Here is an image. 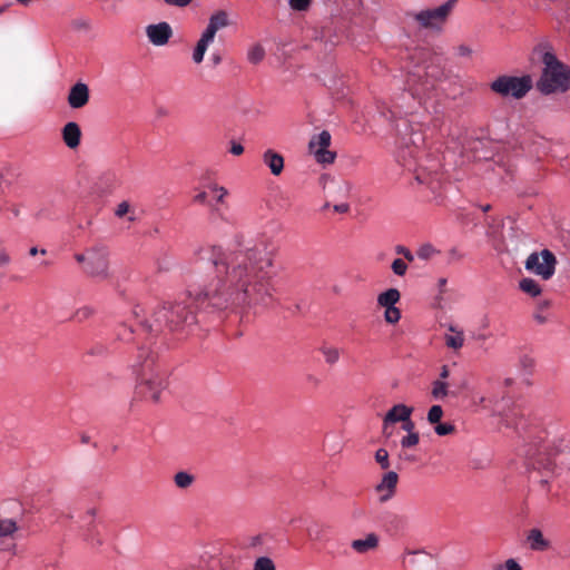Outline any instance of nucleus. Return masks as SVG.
Returning a JSON list of instances; mask_svg holds the SVG:
<instances>
[{
	"label": "nucleus",
	"mask_w": 570,
	"mask_h": 570,
	"mask_svg": "<svg viewBox=\"0 0 570 570\" xmlns=\"http://www.w3.org/2000/svg\"><path fill=\"white\" fill-rule=\"evenodd\" d=\"M18 525L12 519H0V550L9 551L14 548V535Z\"/></svg>",
	"instance_id": "nucleus-16"
},
{
	"label": "nucleus",
	"mask_w": 570,
	"mask_h": 570,
	"mask_svg": "<svg viewBox=\"0 0 570 570\" xmlns=\"http://www.w3.org/2000/svg\"><path fill=\"white\" fill-rule=\"evenodd\" d=\"M135 212V208L130 205L129 202L122 200L115 208V216L117 218L127 217L128 222L134 223L137 219Z\"/></svg>",
	"instance_id": "nucleus-25"
},
{
	"label": "nucleus",
	"mask_w": 570,
	"mask_h": 570,
	"mask_svg": "<svg viewBox=\"0 0 570 570\" xmlns=\"http://www.w3.org/2000/svg\"><path fill=\"white\" fill-rule=\"evenodd\" d=\"M401 294L396 288H389L387 291L379 294L377 305L387 308L393 307L400 301Z\"/></svg>",
	"instance_id": "nucleus-24"
},
{
	"label": "nucleus",
	"mask_w": 570,
	"mask_h": 570,
	"mask_svg": "<svg viewBox=\"0 0 570 570\" xmlns=\"http://www.w3.org/2000/svg\"><path fill=\"white\" fill-rule=\"evenodd\" d=\"M502 566V570H522L521 566L515 559H508Z\"/></svg>",
	"instance_id": "nucleus-48"
},
{
	"label": "nucleus",
	"mask_w": 570,
	"mask_h": 570,
	"mask_svg": "<svg viewBox=\"0 0 570 570\" xmlns=\"http://www.w3.org/2000/svg\"><path fill=\"white\" fill-rule=\"evenodd\" d=\"M195 482V475L187 471H179L174 475V483L178 489H188Z\"/></svg>",
	"instance_id": "nucleus-28"
},
{
	"label": "nucleus",
	"mask_w": 570,
	"mask_h": 570,
	"mask_svg": "<svg viewBox=\"0 0 570 570\" xmlns=\"http://www.w3.org/2000/svg\"><path fill=\"white\" fill-rule=\"evenodd\" d=\"M527 542L533 551H544L549 548V541L543 537L540 529L533 528L528 532Z\"/></svg>",
	"instance_id": "nucleus-23"
},
{
	"label": "nucleus",
	"mask_w": 570,
	"mask_h": 570,
	"mask_svg": "<svg viewBox=\"0 0 570 570\" xmlns=\"http://www.w3.org/2000/svg\"><path fill=\"white\" fill-rule=\"evenodd\" d=\"M307 533L309 539L314 541H323L325 539L326 530L324 525L315 523L307 528Z\"/></svg>",
	"instance_id": "nucleus-32"
},
{
	"label": "nucleus",
	"mask_w": 570,
	"mask_h": 570,
	"mask_svg": "<svg viewBox=\"0 0 570 570\" xmlns=\"http://www.w3.org/2000/svg\"><path fill=\"white\" fill-rule=\"evenodd\" d=\"M458 0H448L433 9L421 10L414 14V19L422 28L441 29L455 7Z\"/></svg>",
	"instance_id": "nucleus-9"
},
{
	"label": "nucleus",
	"mask_w": 570,
	"mask_h": 570,
	"mask_svg": "<svg viewBox=\"0 0 570 570\" xmlns=\"http://www.w3.org/2000/svg\"><path fill=\"white\" fill-rule=\"evenodd\" d=\"M132 368L136 373V395L158 403L168 387V373L158 361L157 353L150 350L149 343L138 348Z\"/></svg>",
	"instance_id": "nucleus-2"
},
{
	"label": "nucleus",
	"mask_w": 570,
	"mask_h": 570,
	"mask_svg": "<svg viewBox=\"0 0 570 570\" xmlns=\"http://www.w3.org/2000/svg\"><path fill=\"white\" fill-rule=\"evenodd\" d=\"M439 250L431 244H423L416 252L420 259L428 261L432 258Z\"/></svg>",
	"instance_id": "nucleus-34"
},
{
	"label": "nucleus",
	"mask_w": 570,
	"mask_h": 570,
	"mask_svg": "<svg viewBox=\"0 0 570 570\" xmlns=\"http://www.w3.org/2000/svg\"><path fill=\"white\" fill-rule=\"evenodd\" d=\"M449 255H450L451 259H460L461 258V254L455 248H452L450 250Z\"/></svg>",
	"instance_id": "nucleus-61"
},
{
	"label": "nucleus",
	"mask_w": 570,
	"mask_h": 570,
	"mask_svg": "<svg viewBox=\"0 0 570 570\" xmlns=\"http://www.w3.org/2000/svg\"><path fill=\"white\" fill-rule=\"evenodd\" d=\"M333 209L336 213H341V214L347 213L350 210V205L347 203L337 204V205L333 206Z\"/></svg>",
	"instance_id": "nucleus-55"
},
{
	"label": "nucleus",
	"mask_w": 570,
	"mask_h": 570,
	"mask_svg": "<svg viewBox=\"0 0 570 570\" xmlns=\"http://www.w3.org/2000/svg\"><path fill=\"white\" fill-rule=\"evenodd\" d=\"M276 246L268 237L262 236L234 249L205 245L194 252L197 263L214 268V276L195 295L198 304L215 308L240 307L265 309L275 302L276 286L274 261Z\"/></svg>",
	"instance_id": "nucleus-1"
},
{
	"label": "nucleus",
	"mask_w": 570,
	"mask_h": 570,
	"mask_svg": "<svg viewBox=\"0 0 570 570\" xmlns=\"http://www.w3.org/2000/svg\"><path fill=\"white\" fill-rule=\"evenodd\" d=\"M419 442H420L419 433H411V434L404 435L401 439L400 444H401L402 450H407V449L416 446L419 444Z\"/></svg>",
	"instance_id": "nucleus-37"
},
{
	"label": "nucleus",
	"mask_w": 570,
	"mask_h": 570,
	"mask_svg": "<svg viewBox=\"0 0 570 570\" xmlns=\"http://www.w3.org/2000/svg\"><path fill=\"white\" fill-rule=\"evenodd\" d=\"M334 185L336 187V191L337 194L345 198L348 196L350 191H351V184L348 181H334Z\"/></svg>",
	"instance_id": "nucleus-44"
},
{
	"label": "nucleus",
	"mask_w": 570,
	"mask_h": 570,
	"mask_svg": "<svg viewBox=\"0 0 570 570\" xmlns=\"http://www.w3.org/2000/svg\"><path fill=\"white\" fill-rule=\"evenodd\" d=\"M439 73L438 70L428 72L425 68L420 66L411 71L406 80L407 89L392 101L389 109L391 118L413 114L417 106H423L425 110H429L428 98H424V96L434 88Z\"/></svg>",
	"instance_id": "nucleus-4"
},
{
	"label": "nucleus",
	"mask_w": 570,
	"mask_h": 570,
	"mask_svg": "<svg viewBox=\"0 0 570 570\" xmlns=\"http://www.w3.org/2000/svg\"><path fill=\"white\" fill-rule=\"evenodd\" d=\"M264 57L265 49L259 43L252 46L247 51V59L250 63L257 65L264 59Z\"/></svg>",
	"instance_id": "nucleus-30"
},
{
	"label": "nucleus",
	"mask_w": 570,
	"mask_h": 570,
	"mask_svg": "<svg viewBox=\"0 0 570 570\" xmlns=\"http://www.w3.org/2000/svg\"><path fill=\"white\" fill-rule=\"evenodd\" d=\"M207 189L213 194V202L208 203L212 216L229 223V219L224 212V208L226 207V197L229 195L228 189L216 183L208 184Z\"/></svg>",
	"instance_id": "nucleus-12"
},
{
	"label": "nucleus",
	"mask_w": 570,
	"mask_h": 570,
	"mask_svg": "<svg viewBox=\"0 0 570 570\" xmlns=\"http://www.w3.org/2000/svg\"><path fill=\"white\" fill-rule=\"evenodd\" d=\"M455 52H456V56H459V57L471 58L473 55V49L469 45L461 43L455 47Z\"/></svg>",
	"instance_id": "nucleus-45"
},
{
	"label": "nucleus",
	"mask_w": 570,
	"mask_h": 570,
	"mask_svg": "<svg viewBox=\"0 0 570 570\" xmlns=\"http://www.w3.org/2000/svg\"><path fill=\"white\" fill-rule=\"evenodd\" d=\"M542 61L544 68L537 83L538 89L544 95L570 89V68L559 61L552 52H546Z\"/></svg>",
	"instance_id": "nucleus-6"
},
{
	"label": "nucleus",
	"mask_w": 570,
	"mask_h": 570,
	"mask_svg": "<svg viewBox=\"0 0 570 570\" xmlns=\"http://www.w3.org/2000/svg\"><path fill=\"white\" fill-rule=\"evenodd\" d=\"M253 570H276L274 561L268 557H259L255 560Z\"/></svg>",
	"instance_id": "nucleus-35"
},
{
	"label": "nucleus",
	"mask_w": 570,
	"mask_h": 570,
	"mask_svg": "<svg viewBox=\"0 0 570 570\" xmlns=\"http://www.w3.org/2000/svg\"><path fill=\"white\" fill-rule=\"evenodd\" d=\"M311 0H289L292 9L297 11H304L309 7Z\"/></svg>",
	"instance_id": "nucleus-47"
},
{
	"label": "nucleus",
	"mask_w": 570,
	"mask_h": 570,
	"mask_svg": "<svg viewBox=\"0 0 570 570\" xmlns=\"http://www.w3.org/2000/svg\"><path fill=\"white\" fill-rule=\"evenodd\" d=\"M375 461L380 464V466L384 470L390 468L389 452L381 448L375 452Z\"/></svg>",
	"instance_id": "nucleus-40"
},
{
	"label": "nucleus",
	"mask_w": 570,
	"mask_h": 570,
	"mask_svg": "<svg viewBox=\"0 0 570 570\" xmlns=\"http://www.w3.org/2000/svg\"><path fill=\"white\" fill-rule=\"evenodd\" d=\"M229 151L235 156H239L244 153V147L239 142L233 141Z\"/></svg>",
	"instance_id": "nucleus-53"
},
{
	"label": "nucleus",
	"mask_w": 570,
	"mask_h": 570,
	"mask_svg": "<svg viewBox=\"0 0 570 570\" xmlns=\"http://www.w3.org/2000/svg\"><path fill=\"white\" fill-rule=\"evenodd\" d=\"M94 313V309L89 306H83L79 309H77V312L75 313V318L77 321H83V320H87L88 317H90Z\"/></svg>",
	"instance_id": "nucleus-46"
},
{
	"label": "nucleus",
	"mask_w": 570,
	"mask_h": 570,
	"mask_svg": "<svg viewBox=\"0 0 570 570\" xmlns=\"http://www.w3.org/2000/svg\"><path fill=\"white\" fill-rule=\"evenodd\" d=\"M464 332L454 325H449L448 333L444 334V342L448 348L458 351L464 345Z\"/></svg>",
	"instance_id": "nucleus-21"
},
{
	"label": "nucleus",
	"mask_w": 570,
	"mask_h": 570,
	"mask_svg": "<svg viewBox=\"0 0 570 570\" xmlns=\"http://www.w3.org/2000/svg\"><path fill=\"white\" fill-rule=\"evenodd\" d=\"M400 318H401V311L397 307L393 306V307L385 308L384 320L386 323L395 324L400 321Z\"/></svg>",
	"instance_id": "nucleus-38"
},
{
	"label": "nucleus",
	"mask_w": 570,
	"mask_h": 570,
	"mask_svg": "<svg viewBox=\"0 0 570 570\" xmlns=\"http://www.w3.org/2000/svg\"><path fill=\"white\" fill-rule=\"evenodd\" d=\"M406 570H434L435 561L431 554L424 551H413L404 557Z\"/></svg>",
	"instance_id": "nucleus-14"
},
{
	"label": "nucleus",
	"mask_w": 570,
	"mask_h": 570,
	"mask_svg": "<svg viewBox=\"0 0 570 570\" xmlns=\"http://www.w3.org/2000/svg\"><path fill=\"white\" fill-rule=\"evenodd\" d=\"M331 139V134L327 130H323L311 138L308 149L318 164L330 165L334 163L336 154L328 150Z\"/></svg>",
	"instance_id": "nucleus-10"
},
{
	"label": "nucleus",
	"mask_w": 570,
	"mask_h": 570,
	"mask_svg": "<svg viewBox=\"0 0 570 570\" xmlns=\"http://www.w3.org/2000/svg\"><path fill=\"white\" fill-rule=\"evenodd\" d=\"M521 363L524 367H532L533 366V360L529 356H523L521 358Z\"/></svg>",
	"instance_id": "nucleus-58"
},
{
	"label": "nucleus",
	"mask_w": 570,
	"mask_h": 570,
	"mask_svg": "<svg viewBox=\"0 0 570 570\" xmlns=\"http://www.w3.org/2000/svg\"><path fill=\"white\" fill-rule=\"evenodd\" d=\"M208 26L214 29L216 32L228 26V17L225 11H217L214 13L208 21Z\"/></svg>",
	"instance_id": "nucleus-29"
},
{
	"label": "nucleus",
	"mask_w": 570,
	"mask_h": 570,
	"mask_svg": "<svg viewBox=\"0 0 570 570\" xmlns=\"http://www.w3.org/2000/svg\"><path fill=\"white\" fill-rule=\"evenodd\" d=\"M96 514H97L96 509H95V508H91V509H89V510L86 512V517H85V518H86V519H89V521L91 522V521H94V519H95Z\"/></svg>",
	"instance_id": "nucleus-59"
},
{
	"label": "nucleus",
	"mask_w": 570,
	"mask_h": 570,
	"mask_svg": "<svg viewBox=\"0 0 570 570\" xmlns=\"http://www.w3.org/2000/svg\"><path fill=\"white\" fill-rule=\"evenodd\" d=\"M193 202L196 204H200V205L206 204L207 203V191L202 190V191L197 193L194 196Z\"/></svg>",
	"instance_id": "nucleus-50"
},
{
	"label": "nucleus",
	"mask_w": 570,
	"mask_h": 570,
	"mask_svg": "<svg viewBox=\"0 0 570 570\" xmlns=\"http://www.w3.org/2000/svg\"><path fill=\"white\" fill-rule=\"evenodd\" d=\"M445 285H446V278H440L439 279V288H440V291H443Z\"/></svg>",
	"instance_id": "nucleus-62"
},
{
	"label": "nucleus",
	"mask_w": 570,
	"mask_h": 570,
	"mask_svg": "<svg viewBox=\"0 0 570 570\" xmlns=\"http://www.w3.org/2000/svg\"><path fill=\"white\" fill-rule=\"evenodd\" d=\"M413 413V407L405 404H395L385 414L383 425L386 428L390 424L407 420Z\"/></svg>",
	"instance_id": "nucleus-18"
},
{
	"label": "nucleus",
	"mask_w": 570,
	"mask_h": 570,
	"mask_svg": "<svg viewBox=\"0 0 570 570\" xmlns=\"http://www.w3.org/2000/svg\"><path fill=\"white\" fill-rule=\"evenodd\" d=\"M490 88L502 97L511 96L514 99H521L531 90L532 79L528 75L521 77L500 76L491 82Z\"/></svg>",
	"instance_id": "nucleus-7"
},
{
	"label": "nucleus",
	"mask_w": 570,
	"mask_h": 570,
	"mask_svg": "<svg viewBox=\"0 0 570 570\" xmlns=\"http://www.w3.org/2000/svg\"><path fill=\"white\" fill-rule=\"evenodd\" d=\"M212 59L214 65H218L220 62V57L218 55H213Z\"/></svg>",
	"instance_id": "nucleus-63"
},
{
	"label": "nucleus",
	"mask_w": 570,
	"mask_h": 570,
	"mask_svg": "<svg viewBox=\"0 0 570 570\" xmlns=\"http://www.w3.org/2000/svg\"><path fill=\"white\" fill-rule=\"evenodd\" d=\"M62 139L70 149H76L80 145L81 129L75 121L67 122L62 128Z\"/></svg>",
	"instance_id": "nucleus-19"
},
{
	"label": "nucleus",
	"mask_w": 570,
	"mask_h": 570,
	"mask_svg": "<svg viewBox=\"0 0 570 570\" xmlns=\"http://www.w3.org/2000/svg\"><path fill=\"white\" fill-rule=\"evenodd\" d=\"M379 546V537L375 533H368L364 539H355L351 542V548L357 553H366L375 550Z\"/></svg>",
	"instance_id": "nucleus-22"
},
{
	"label": "nucleus",
	"mask_w": 570,
	"mask_h": 570,
	"mask_svg": "<svg viewBox=\"0 0 570 570\" xmlns=\"http://www.w3.org/2000/svg\"><path fill=\"white\" fill-rule=\"evenodd\" d=\"M455 428L452 423H441V421L434 424V432L440 436L450 435L454 432Z\"/></svg>",
	"instance_id": "nucleus-39"
},
{
	"label": "nucleus",
	"mask_w": 570,
	"mask_h": 570,
	"mask_svg": "<svg viewBox=\"0 0 570 570\" xmlns=\"http://www.w3.org/2000/svg\"><path fill=\"white\" fill-rule=\"evenodd\" d=\"M443 416V409L441 405H432L428 412L426 420L430 424L434 425L441 421Z\"/></svg>",
	"instance_id": "nucleus-36"
},
{
	"label": "nucleus",
	"mask_w": 570,
	"mask_h": 570,
	"mask_svg": "<svg viewBox=\"0 0 570 570\" xmlns=\"http://www.w3.org/2000/svg\"><path fill=\"white\" fill-rule=\"evenodd\" d=\"M216 31L212 29L208 24L204 32L200 36V39L198 40L199 43H203L204 46L208 47L215 39Z\"/></svg>",
	"instance_id": "nucleus-41"
},
{
	"label": "nucleus",
	"mask_w": 570,
	"mask_h": 570,
	"mask_svg": "<svg viewBox=\"0 0 570 570\" xmlns=\"http://www.w3.org/2000/svg\"><path fill=\"white\" fill-rule=\"evenodd\" d=\"M145 32L148 41L156 47L166 46L173 37V28L166 21L148 24Z\"/></svg>",
	"instance_id": "nucleus-13"
},
{
	"label": "nucleus",
	"mask_w": 570,
	"mask_h": 570,
	"mask_svg": "<svg viewBox=\"0 0 570 570\" xmlns=\"http://www.w3.org/2000/svg\"><path fill=\"white\" fill-rule=\"evenodd\" d=\"M263 543L262 535H253L248 539L247 548H256Z\"/></svg>",
	"instance_id": "nucleus-51"
},
{
	"label": "nucleus",
	"mask_w": 570,
	"mask_h": 570,
	"mask_svg": "<svg viewBox=\"0 0 570 570\" xmlns=\"http://www.w3.org/2000/svg\"><path fill=\"white\" fill-rule=\"evenodd\" d=\"M164 1L167 4L175 6V7H186L191 2V0H164Z\"/></svg>",
	"instance_id": "nucleus-54"
},
{
	"label": "nucleus",
	"mask_w": 570,
	"mask_h": 570,
	"mask_svg": "<svg viewBox=\"0 0 570 570\" xmlns=\"http://www.w3.org/2000/svg\"><path fill=\"white\" fill-rule=\"evenodd\" d=\"M519 287L523 293L532 297H535L541 293L540 284L537 281L529 277L522 278L519 283Z\"/></svg>",
	"instance_id": "nucleus-27"
},
{
	"label": "nucleus",
	"mask_w": 570,
	"mask_h": 570,
	"mask_svg": "<svg viewBox=\"0 0 570 570\" xmlns=\"http://www.w3.org/2000/svg\"><path fill=\"white\" fill-rule=\"evenodd\" d=\"M452 394L449 390V383L442 380H435L432 383L431 395L434 400H444Z\"/></svg>",
	"instance_id": "nucleus-26"
},
{
	"label": "nucleus",
	"mask_w": 570,
	"mask_h": 570,
	"mask_svg": "<svg viewBox=\"0 0 570 570\" xmlns=\"http://www.w3.org/2000/svg\"><path fill=\"white\" fill-rule=\"evenodd\" d=\"M89 88L83 82H77L70 88L68 104L73 109L82 108L88 104Z\"/></svg>",
	"instance_id": "nucleus-17"
},
{
	"label": "nucleus",
	"mask_w": 570,
	"mask_h": 570,
	"mask_svg": "<svg viewBox=\"0 0 570 570\" xmlns=\"http://www.w3.org/2000/svg\"><path fill=\"white\" fill-rule=\"evenodd\" d=\"M132 316L146 333L156 336L165 331L179 332L195 324V313L183 302L166 303L157 307L149 318L140 305L132 308Z\"/></svg>",
	"instance_id": "nucleus-3"
},
{
	"label": "nucleus",
	"mask_w": 570,
	"mask_h": 570,
	"mask_svg": "<svg viewBox=\"0 0 570 570\" xmlns=\"http://www.w3.org/2000/svg\"><path fill=\"white\" fill-rule=\"evenodd\" d=\"M262 160L274 176H279L283 173L284 158L279 153H276L273 149H267L264 151Z\"/></svg>",
	"instance_id": "nucleus-20"
},
{
	"label": "nucleus",
	"mask_w": 570,
	"mask_h": 570,
	"mask_svg": "<svg viewBox=\"0 0 570 570\" xmlns=\"http://www.w3.org/2000/svg\"><path fill=\"white\" fill-rule=\"evenodd\" d=\"M557 258L549 249L531 253L524 267L528 272L542 277V279H550L556 272Z\"/></svg>",
	"instance_id": "nucleus-8"
},
{
	"label": "nucleus",
	"mask_w": 570,
	"mask_h": 570,
	"mask_svg": "<svg viewBox=\"0 0 570 570\" xmlns=\"http://www.w3.org/2000/svg\"><path fill=\"white\" fill-rule=\"evenodd\" d=\"M397 481L399 475L394 471H389L383 474L380 483L375 488L376 492L380 493L381 502H386L393 498L395 494Z\"/></svg>",
	"instance_id": "nucleus-15"
},
{
	"label": "nucleus",
	"mask_w": 570,
	"mask_h": 570,
	"mask_svg": "<svg viewBox=\"0 0 570 570\" xmlns=\"http://www.w3.org/2000/svg\"><path fill=\"white\" fill-rule=\"evenodd\" d=\"M236 561L233 556H202L197 563H189L185 570H235Z\"/></svg>",
	"instance_id": "nucleus-11"
},
{
	"label": "nucleus",
	"mask_w": 570,
	"mask_h": 570,
	"mask_svg": "<svg viewBox=\"0 0 570 570\" xmlns=\"http://www.w3.org/2000/svg\"><path fill=\"white\" fill-rule=\"evenodd\" d=\"M395 250L397 254L403 255L406 261H409V262L414 261V255L412 254V252L409 248L399 245V246H396Z\"/></svg>",
	"instance_id": "nucleus-49"
},
{
	"label": "nucleus",
	"mask_w": 570,
	"mask_h": 570,
	"mask_svg": "<svg viewBox=\"0 0 570 570\" xmlns=\"http://www.w3.org/2000/svg\"><path fill=\"white\" fill-rule=\"evenodd\" d=\"M399 458L403 461L412 462L414 461V458L406 452V450H402L399 454Z\"/></svg>",
	"instance_id": "nucleus-57"
},
{
	"label": "nucleus",
	"mask_w": 570,
	"mask_h": 570,
	"mask_svg": "<svg viewBox=\"0 0 570 570\" xmlns=\"http://www.w3.org/2000/svg\"><path fill=\"white\" fill-rule=\"evenodd\" d=\"M440 126H441V121H440V119H439V118H435V119L433 120V127H434V129L440 128Z\"/></svg>",
	"instance_id": "nucleus-64"
},
{
	"label": "nucleus",
	"mask_w": 570,
	"mask_h": 570,
	"mask_svg": "<svg viewBox=\"0 0 570 570\" xmlns=\"http://www.w3.org/2000/svg\"><path fill=\"white\" fill-rule=\"evenodd\" d=\"M321 351L327 364L333 365L340 360V351L336 347L324 346Z\"/></svg>",
	"instance_id": "nucleus-33"
},
{
	"label": "nucleus",
	"mask_w": 570,
	"mask_h": 570,
	"mask_svg": "<svg viewBox=\"0 0 570 570\" xmlns=\"http://www.w3.org/2000/svg\"><path fill=\"white\" fill-rule=\"evenodd\" d=\"M402 429L406 431L407 434L416 433L414 431V422L411 420V416L407 420L402 421Z\"/></svg>",
	"instance_id": "nucleus-52"
},
{
	"label": "nucleus",
	"mask_w": 570,
	"mask_h": 570,
	"mask_svg": "<svg viewBox=\"0 0 570 570\" xmlns=\"http://www.w3.org/2000/svg\"><path fill=\"white\" fill-rule=\"evenodd\" d=\"M391 267H392L393 273L397 276L405 275V273L407 271L406 263L401 258L394 259Z\"/></svg>",
	"instance_id": "nucleus-42"
},
{
	"label": "nucleus",
	"mask_w": 570,
	"mask_h": 570,
	"mask_svg": "<svg viewBox=\"0 0 570 570\" xmlns=\"http://www.w3.org/2000/svg\"><path fill=\"white\" fill-rule=\"evenodd\" d=\"M73 257L81 265L82 272L91 278L107 281L112 275L110 269V250L105 244H94L82 253L75 254Z\"/></svg>",
	"instance_id": "nucleus-5"
},
{
	"label": "nucleus",
	"mask_w": 570,
	"mask_h": 570,
	"mask_svg": "<svg viewBox=\"0 0 570 570\" xmlns=\"http://www.w3.org/2000/svg\"><path fill=\"white\" fill-rule=\"evenodd\" d=\"M207 48L208 47L204 46L203 43L197 42L193 51V60L195 63H200L204 60Z\"/></svg>",
	"instance_id": "nucleus-43"
},
{
	"label": "nucleus",
	"mask_w": 570,
	"mask_h": 570,
	"mask_svg": "<svg viewBox=\"0 0 570 570\" xmlns=\"http://www.w3.org/2000/svg\"><path fill=\"white\" fill-rule=\"evenodd\" d=\"M9 262V255L7 253H0V266L7 265Z\"/></svg>",
	"instance_id": "nucleus-60"
},
{
	"label": "nucleus",
	"mask_w": 570,
	"mask_h": 570,
	"mask_svg": "<svg viewBox=\"0 0 570 570\" xmlns=\"http://www.w3.org/2000/svg\"><path fill=\"white\" fill-rule=\"evenodd\" d=\"M449 376H450L449 367H448V365H443V366L441 367V371H440V374H439V379H438V380L445 381Z\"/></svg>",
	"instance_id": "nucleus-56"
},
{
	"label": "nucleus",
	"mask_w": 570,
	"mask_h": 570,
	"mask_svg": "<svg viewBox=\"0 0 570 570\" xmlns=\"http://www.w3.org/2000/svg\"><path fill=\"white\" fill-rule=\"evenodd\" d=\"M549 307H550L549 301H542V302L538 303L535 312L533 313V317L539 324H543L548 321L547 312H548Z\"/></svg>",
	"instance_id": "nucleus-31"
}]
</instances>
